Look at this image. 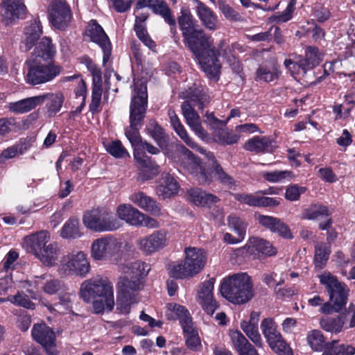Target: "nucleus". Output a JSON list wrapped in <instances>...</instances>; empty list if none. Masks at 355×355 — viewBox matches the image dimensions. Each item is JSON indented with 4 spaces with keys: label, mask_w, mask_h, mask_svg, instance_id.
Wrapping results in <instances>:
<instances>
[{
    "label": "nucleus",
    "mask_w": 355,
    "mask_h": 355,
    "mask_svg": "<svg viewBox=\"0 0 355 355\" xmlns=\"http://www.w3.org/2000/svg\"><path fill=\"white\" fill-rule=\"evenodd\" d=\"M178 23L185 46L195 55L209 78L218 80L220 69L218 56L222 51L224 41L220 42L216 49L214 46V39L202 29L196 28L193 17L186 12H182Z\"/></svg>",
    "instance_id": "1"
},
{
    "label": "nucleus",
    "mask_w": 355,
    "mask_h": 355,
    "mask_svg": "<svg viewBox=\"0 0 355 355\" xmlns=\"http://www.w3.org/2000/svg\"><path fill=\"white\" fill-rule=\"evenodd\" d=\"M121 275L118 282L116 309L128 314L131 305L137 302L135 292L142 286V279L148 275L150 267L148 263L137 261L122 265Z\"/></svg>",
    "instance_id": "2"
},
{
    "label": "nucleus",
    "mask_w": 355,
    "mask_h": 355,
    "mask_svg": "<svg viewBox=\"0 0 355 355\" xmlns=\"http://www.w3.org/2000/svg\"><path fill=\"white\" fill-rule=\"evenodd\" d=\"M178 159L175 161L191 175H194L200 184H209L212 181L213 175L215 178L225 184H232V178L225 173L218 164L214 155L209 151L203 155L207 159L208 168H205L200 161L193 153L183 145L177 146Z\"/></svg>",
    "instance_id": "3"
},
{
    "label": "nucleus",
    "mask_w": 355,
    "mask_h": 355,
    "mask_svg": "<svg viewBox=\"0 0 355 355\" xmlns=\"http://www.w3.org/2000/svg\"><path fill=\"white\" fill-rule=\"evenodd\" d=\"M80 295L84 302L93 304L95 313L114 309L113 286L106 277L97 276L84 281L80 285Z\"/></svg>",
    "instance_id": "4"
},
{
    "label": "nucleus",
    "mask_w": 355,
    "mask_h": 355,
    "mask_svg": "<svg viewBox=\"0 0 355 355\" xmlns=\"http://www.w3.org/2000/svg\"><path fill=\"white\" fill-rule=\"evenodd\" d=\"M181 97L187 99L182 103L181 108L187 125L198 137L204 141H208L209 135L202 128L200 117L193 109L194 106H198L202 110L209 102L210 96L208 89L201 85L195 83L186 91L181 92Z\"/></svg>",
    "instance_id": "5"
},
{
    "label": "nucleus",
    "mask_w": 355,
    "mask_h": 355,
    "mask_svg": "<svg viewBox=\"0 0 355 355\" xmlns=\"http://www.w3.org/2000/svg\"><path fill=\"white\" fill-rule=\"evenodd\" d=\"M148 104L147 86L144 80L134 79V91L130 105V126L125 129V134L134 149L141 142L139 129L145 117Z\"/></svg>",
    "instance_id": "6"
},
{
    "label": "nucleus",
    "mask_w": 355,
    "mask_h": 355,
    "mask_svg": "<svg viewBox=\"0 0 355 355\" xmlns=\"http://www.w3.org/2000/svg\"><path fill=\"white\" fill-rule=\"evenodd\" d=\"M223 297L233 304H244L253 296L252 284L245 272L236 273L223 279L220 288Z\"/></svg>",
    "instance_id": "7"
},
{
    "label": "nucleus",
    "mask_w": 355,
    "mask_h": 355,
    "mask_svg": "<svg viewBox=\"0 0 355 355\" xmlns=\"http://www.w3.org/2000/svg\"><path fill=\"white\" fill-rule=\"evenodd\" d=\"M184 260L173 263L169 268V274L175 279H186L195 276L205 267L207 256L200 248L188 247L184 249Z\"/></svg>",
    "instance_id": "8"
},
{
    "label": "nucleus",
    "mask_w": 355,
    "mask_h": 355,
    "mask_svg": "<svg viewBox=\"0 0 355 355\" xmlns=\"http://www.w3.org/2000/svg\"><path fill=\"white\" fill-rule=\"evenodd\" d=\"M61 67L54 64H44L40 59H31L26 61L24 73L28 84L36 85L53 80L61 72Z\"/></svg>",
    "instance_id": "9"
},
{
    "label": "nucleus",
    "mask_w": 355,
    "mask_h": 355,
    "mask_svg": "<svg viewBox=\"0 0 355 355\" xmlns=\"http://www.w3.org/2000/svg\"><path fill=\"white\" fill-rule=\"evenodd\" d=\"M322 60V54L318 48L309 46L305 49L304 56L295 55L293 59H286L284 64L291 75L297 79L319 65Z\"/></svg>",
    "instance_id": "10"
},
{
    "label": "nucleus",
    "mask_w": 355,
    "mask_h": 355,
    "mask_svg": "<svg viewBox=\"0 0 355 355\" xmlns=\"http://www.w3.org/2000/svg\"><path fill=\"white\" fill-rule=\"evenodd\" d=\"M122 241L111 235H105L93 241L91 257L98 261L115 263L122 255Z\"/></svg>",
    "instance_id": "11"
},
{
    "label": "nucleus",
    "mask_w": 355,
    "mask_h": 355,
    "mask_svg": "<svg viewBox=\"0 0 355 355\" xmlns=\"http://www.w3.org/2000/svg\"><path fill=\"white\" fill-rule=\"evenodd\" d=\"M20 283L21 287L26 289L33 300L40 298V291L53 295L65 291V285L61 280L48 274L35 276L31 279H26Z\"/></svg>",
    "instance_id": "12"
},
{
    "label": "nucleus",
    "mask_w": 355,
    "mask_h": 355,
    "mask_svg": "<svg viewBox=\"0 0 355 355\" xmlns=\"http://www.w3.org/2000/svg\"><path fill=\"white\" fill-rule=\"evenodd\" d=\"M90 270V263L83 251L73 250L63 256L59 266L61 275L85 277Z\"/></svg>",
    "instance_id": "13"
},
{
    "label": "nucleus",
    "mask_w": 355,
    "mask_h": 355,
    "mask_svg": "<svg viewBox=\"0 0 355 355\" xmlns=\"http://www.w3.org/2000/svg\"><path fill=\"white\" fill-rule=\"evenodd\" d=\"M320 284L324 288L329 296L330 301H336L346 306L349 295V288L338 277L329 271H324L318 275Z\"/></svg>",
    "instance_id": "14"
},
{
    "label": "nucleus",
    "mask_w": 355,
    "mask_h": 355,
    "mask_svg": "<svg viewBox=\"0 0 355 355\" xmlns=\"http://www.w3.org/2000/svg\"><path fill=\"white\" fill-rule=\"evenodd\" d=\"M144 150H147L152 155H156L159 153V150L157 148L143 141L138 145L137 148L134 149V158L139 166L144 171L150 173V174L142 178L143 180L152 178L159 171V166L152 162L150 158L145 154Z\"/></svg>",
    "instance_id": "15"
},
{
    "label": "nucleus",
    "mask_w": 355,
    "mask_h": 355,
    "mask_svg": "<svg viewBox=\"0 0 355 355\" xmlns=\"http://www.w3.org/2000/svg\"><path fill=\"white\" fill-rule=\"evenodd\" d=\"M168 232L159 230L140 238L137 240V245L144 254H151L165 248L168 245Z\"/></svg>",
    "instance_id": "16"
},
{
    "label": "nucleus",
    "mask_w": 355,
    "mask_h": 355,
    "mask_svg": "<svg viewBox=\"0 0 355 355\" xmlns=\"http://www.w3.org/2000/svg\"><path fill=\"white\" fill-rule=\"evenodd\" d=\"M49 19L51 24L58 29H64L71 19V12L64 0H53L49 5Z\"/></svg>",
    "instance_id": "17"
},
{
    "label": "nucleus",
    "mask_w": 355,
    "mask_h": 355,
    "mask_svg": "<svg viewBox=\"0 0 355 355\" xmlns=\"http://www.w3.org/2000/svg\"><path fill=\"white\" fill-rule=\"evenodd\" d=\"M31 334L33 339L40 344L49 355H55L56 336L54 331L45 323L35 324Z\"/></svg>",
    "instance_id": "18"
},
{
    "label": "nucleus",
    "mask_w": 355,
    "mask_h": 355,
    "mask_svg": "<svg viewBox=\"0 0 355 355\" xmlns=\"http://www.w3.org/2000/svg\"><path fill=\"white\" fill-rule=\"evenodd\" d=\"M86 35L90 40L96 43L103 51V62H107L111 55L112 48L110 40L103 28L96 20H92L86 29Z\"/></svg>",
    "instance_id": "19"
},
{
    "label": "nucleus",
    "mask_w": 355,
    "mask_h": 355,
    "mask_svg": "<svg viewBox=\"0 0 355 355\" xmlns=\"http://www.w3.org/2000/svg\"><path fill=\"white\" fill-rule=\"evenodd\" d=\"M1 6L3 8L2 21L6 26L12 24L26 15V7L24 0H3Z\"/></svg>",
    "instance_id": "20"
},
{
    "label": "nucleus",
    "mask_w": 355,
    "mask_h": 355,
    "mask_svg": "<svg viewBox=\"0 0 355 355\" xmlns=\"http://www.w3.org/2000/svg\"><path fill=\"white\" fill-rule=\"evenodd\" d=\"M149 8L155 14L159 15L171 27L175 26V19L164 0H137L135 13L139 9Z\"/></svg>",
    "instance_id": "21"
},
{
    "label": "nucleus",
    "mask_w": 355,
    "mask_h": 355,
    "mask_svg": "<svg viewBox=\"0 0 355 355\" xmlns=\"http://www.w3.org/2000/svg\"><path fill=\"white\" fill-rule=\"evenodd\" d=\"M214 284L215 279L211 278L204 282L198 291V302L209 315H212L218 308L217 302L214 299L212 293Z\"/></svg>",
    "instance_id": "22"
},
{
    "label": "nucleus",
    "mask_w": 355,
    "mask_h": 355,
    "mask_svg": "<svg viewBox=\"0 0 355 355\" xmlns=\"http://www.w3.org/2000/svg\"><path fill=\"white\" fill-rule=\"evenodd\" d=\"M129 200L133 204L146 212H149L154 216H160L164 214L158 203L150 196H147L143 191H137L129 196Z\"/></svg>",
    "instance_id": "23"
},
{
    "label": "nucleus",
    "mask_w": 355,
    "mask_h": 355,
    "mask_svg": "<svg viewBox=\"0 0 355 355\" xmlns=\"http://www.w3.org/2000/svg\"><path fill=\"white\" fill-rule=\"evenodd\" d=\"M42 34L41 22L37 18H35L28 22L24 28L21 48L26 51L30 50L35 44Z\"/></svg>",
    "instance_id": "24"
},
{
    "label": "nucleus",
    "mask_w": 355,
    "mask_h": 355,
    "mask_svg": "<svg viewBox=\"0 0 355 355\" xmlns=\"http://www.w3.org/2000/svg\"><path fill=\"white\" fill-rule=\"evenodd\" d=\"M60 246L56 242L49 243L35 257L46 266H55L60 255Z\"/></svg>",
    "instance_id": "25"
},
{
    "label": "nucleus",
    "mask_w": 355,
    "mask_h": 355,
    "mask_svg": "<svg viewBox=\"0 0 355 355\" xmlns=\"http://www.w3.org/2000/svg\"><path fill=\"white\" fill-rule=\"evenodd\" d=\"M196 3V13L202 24L207 29L214 31L218 27V19L211 8L199 0H194Z\"/></svg>",
    "instance_id": "26"
},
{
    "label": "nucleus",
    "mask_w": 355,
    "mask_h": 355,
    "mask_svg": "<svg viewBox=\"0 0 355 355\" xmlns=\"http://www.w3.org/2000/svg\"><path fill=\"white\" fill-rule=\"evenodd\" d=\"M180 185L173 176L169 173L162 174L157 188V193L162 198H170L178 193Z\"/></svg>",
    "instance_id": "27"
},
{
    "label": "nucleus",
    "mask_w": 355,
    "mask_h": 355,
    "mask_svg": "<svg viewBox=\"0 0 355 355\" xmlns=\"http://www.w3.org/2000/svg\"><path fill=\"white\" fill-rule=\"evenodd\" d=\"M116 215L120 220L125 221L128 224L138 227L139 224V218L142 216V212L134 207L130 204H121L116 210Z\"/></svg>",
    "instance_id": "28"
},
{
    "label": "nucleus",
    "mask_w": 355,
    "mask_h": 355,
    "mask_svg": "<svg viewBox=\"0 0 355 355\" xmlns=\"http://www.w3.org/2000/svg\"><path fill=\"white\" fill-rule=\"evenodd\" d=\"M245 247L250 253L257 251L269 257L275 255L277 252L269 241L259 237L250 238Z\"/></svg>",
    "instance_id": "29"
},
{
    "label": "nucleus",
    "mask_w": 355,
    "mask_h": 355,
    "mask_svg": "<svg viewBox=\"0 0 355 355\" xmlns=\"http://www.w3.org/2000/svg\"><path fill=\"white\" fill-rule=\"evenodd\" d=\"M188 200L196 206L210 207L218 201V197L207 193L200 189H191L188 191Z\"/></svg>",
    "instance_id": "30"
},
{
    "label": "nucleus",
    "mask_w": 355,
    "mask_h": 355,
    "mask_svg": "<svg viewBox=\"0 0 355 355\" xmlns=\"http://www.w3.org/2000/svg\"><path fill=\"white\" fill-rule=\"evenodd\" d=\"M39 98H40L39 101L40 105L43 104L46 101H48L46 103V109L50 116H54L60 112L64 101V96L60 92L43 94L39 95Z\"/></svg>",
    "instance_id": "31"
},
{
    "label": "nucleus",
    "mask_w": 355,
    "mask_h": 355,
    "mask_svg": "<svg viewBox=\"0 0 355 355\" xmlns=\"http://www.w3.org/2000/svg\"><path fill=\"white\" fill-rule=\"evenodd\" d=\"M51 239V234L46 230H42L26 237L25 240L30 245L31 251L35 256L47 245Z\"/></svg>",
    "instance_id": "32"
},
{
    "label": "nucleus",
    "mask_w": 355,
    "mask_h": 355,
    "mask_svg": "<svg viewBox=\"0 0 355 355\" xmlns=\"http://www.w3.org/2000/svg\"><path fill=\"white\" fill-rule=\"evenodd\" d=\"M55 48L49 37H43L35 47L31 59H42L48 60L55 54Z\"/></svg>",
    "instance_id": "33"
},
{
    "label": "nucleus",
    "mask_w": 355,
    "mask_h": 355,
    "mask_svg": "<svg viewBox=\"0 0 355 355\" xmlns=\"http://www.w3.org/2000/svg\"><path fill=\"white\" fill-rule=\"evenodd\" d=\"M260 327L269 346L275 345V342L282 337L281 333L277 330V325L270 318L263 319Z\"/></svg>",
    "instance_id": "34"
},
{
    "label": "nucleus",
    "mask_w": 355,
    "mask_h": 355,
    "mask_svg": "<svg viewBox=\"0 0 355 355\" xmlns=\"http://www.w3.org/2000/svg\"><path fill=\"white\" fill-rule=\"evenodd\" d=\"M40 98H39V95L26 98L16 102L8 103V108L12 112L16 114H24L30 112L37 106L40 105Z\"/></svg>",
    "instance_id": "35"
},
{
    "label": "nucleus",
    "mask_w": 355,
    "mask_h": 355,
    "mask_svg": "<svg viewBox=\"0 0 355 355\" xmlns=\"http://www.w3.org/2000/svg\"><path fill=\"white\" fill-rule=\"evenodd\" d=\"M281 71L275 65H260L255 73V80L261 83H270L279 78Z\"/></svg>",
    "instance_id": "36"
},
{
    "label": "nucleus",
    "mask_w": 355,
    "mask_h": 355,
    "mask_svg": "<svg viewBox=\"0 0 355 355\" xmlns=\"http://www.w3.org/2000/svg\"><path fill=\"white\" fill-rule=\"evenodd\" d=\"M245 148L255 153H267L272 148V142L268 137L255 136L245 144Z\"/></svg>",
    "instance_id": "37"
},
{
    "label": "nucleus",
    "mask_w": 355,
    "mask_h": 355,
    "mask_svg": "<svg viewBox=\"0 0 355 355\" xmlns=\"http://www.w3.org/2000/svg\"><path fill=\"white\" fill-rule=\"evenodd\" d=\"M60 236L65 239H76L82 236L79 220L77 218H69L65 222L60 230Z\"/></svg>",
    "instance_id": "38"
},
{
    "label": "nucleus",
    "mask_w": 355,
    "mask_h": 355,
    "mask_svg": "<svg viewBox=\"0 0 355 355\" xmlns=\"http://www.w3.org/2000/svg\"><path fill=\"white\" fill-rule=\"evenodd\" d=\"M102 210L93 209L85 212L83 223L85 227L95 232H99Z\"/></svg>",
    "instance_id": "39"
},
{
    "label": "nucleus",
    "mask_w": 355,
    "mask_h": 355,
    "mask_svg": "<svg viewBox=\"0 0 355 355\" xmlns=\"http://www.w3.org/2000/svg\"><path fill=\"white\" fill-rule=\"evenodd\" d=\"M121 227L120 222L112 212L102 210L99 232H112Z\"/></svg>",
    "instance_id": "40"
},
{
    "label": "nucleus",
    "mask_w": 355,
    "mask_h": 355,
    "mask_svg": "<svg viewBox=\"0 0 355 355\" xmlns=\"http://www.w3.org/2000/svg\"><path fill=\"white\" fill-rule=\"evenodd\" d=\"M166 316L168 320H179L180 323L190 317L189 311L183 306L175 303H171L167 305Z\"/></svg>",
    "instance_id": "41"
},
{
    "label": "nucleus",
    "mask_w": 355,
    "mask_h": 355,
    "mask_svg": "<svg viewBox=\"0 0 355 355\" xmlns=\"http://www.w3.org/2000/svg\"><path fill=\"white\" fill-rule=\"evenodd\" d=\"M320 324L324 331L336 334L345 329L343 325V320L339 315L335 318H322L320 320Z\"/></svg>",
    "instance_id": "42"
},
{
    "label": "nucleus",
    "mask_w": 355,
    "mask_h": 355,
    "mask_svg": "<svg viewBox=\"0 0 355 355\" xmlns=\"http://www.w3.org/2000/svg\"><path fill=\"white\" fill-rule=\"evenodd\" d=\"M306 340L311 348L316 352L324 351L328 345V343H325L322 333L319 330L315 329L309 331Z\"/></svg>",
    "instance_id": "43"
},
{
    "label": "nucleus",
    "mask_w": 355,
    "mask_h": 355,
    "mask_svg": "<svg viewBox=\"0 0 355 355\" xmlns=\"http://www.w3.org/2000/svg\"><path fill=\"white\" fill-rule=\"evenodd\" d=\"M337 341L328 343L326 349L322 355H354L355 354V347L350 345H335Z\"/></svg>",
    "instance_id": "44"
},
{
    "label": "nucleus",
    "mask_w": 355,
    "mask_h": 355,
    "mask_svg": "<svg viewBox=\"0 0 355 355\" xmlns=\"http://www.w3.org/2000/svg\"><path fill=\"white\" fill-rule=\"evenodd\" d=\"M205 116L206 118L205 123L212 131V135L214 140L215 137H216L220 133V132L225 129L227 125V121L217 119L213 113L207 112Z\"/></svg>",
    "instance_id": "45"
},
{
    "label": "nucleus",
    "mask_w": 355,
    "mask_h": 355,
    "mask_svg": "<svg viewBox=\"0 0 355 355\" xmlns=\"http://www.w3.org/2000/svg\"><path fill=\"white\" fill-rule=\"evenodd\" d=\"M149 135L160 147H164L166 144V135L162 127L155 121H150L147 125Z\"/></svg>",
    "instance_id": "46"
},
{
    "label": "nucleus",
    "mask_w": 355,
    "mask_h": 355,
    "mask_svg": "<svg viewBox=\"0 0 355 355\" xmlns=\"http://www.w3.org/2000/svg\"><path fill=\"white\" fill-rule=\"evenodd\" d=\"M230 336L234 347L239 354L252 346L239 331H230Z\"/></svg>",
    "instance_id": "47"
},
{
    "label": "nucleus",
    "mask_w": 355,
    "mask_h": 355,
    "mask_svg": "<svg viewBox=\"0 0 355 355\" xmlns=\"http://www.w3.org/2000/svg\"><path fill=\"white\" fill-rule=\"evenodd\" d=\"M134 30L137 37L143 42L145 46H146L152 51L155 49L156 44L148 35L146 24L135 23Z\"/></svg>",
    "instance_id": "48"
},
{
    "label": "nucleus",
    "mask_w": 355,
    "mask_h": 355,
    "mask_svg": "<svg viewBox=\"0 0 355 355\" xmlns=\"http://www.w3.org/2000/svg\"><path fill=\"white\" fill-rule=\"evenodd\" d=\"M329 212L326 206L313 205L306 209L304 213V218L309 220H318L324 216H329Z\"/></svg>",
    "instance_id": "49"
},
{
    "label": "nucleus",
    "mask_w": 355,
    "mask_h": 355,
    "mask_svg": "<svg viewBox=\"0 0 355 355\" xmlns=\"http://www.w3.org/2000/svg\"><path fill=\"white\" fill-rule=\"evenodd\" d=\"M330 252V248L326 244H320L315 246L314 262L317 268H322L324 267Z\"/></svg>",
    "instance_id": "50"
},
{
    "label": "nucleus",
    "mask_w": 355,
    "mask_h": 355,
    "mask_svg": "<svg viewBox=\"0 0 355 355\" xmlns=\"http://www.w3.org/2000/svg\"><path fill=\"white\" fill-rule=\"evenodd\" d=\"M241 328L250 340L257 347H261L263 340L259 332L258 327L247 324L245 322H241Z\"/></svg>",
    "instance_id": "51"
},
{
    "label": "nucleus",
    "mask_w": 355,
    "mask_h": 355,
    "mask_svg": "<svg viewBox=\"0 0 355 355\" xmlns=\"http://www.w3.org/2000/svg\"><path fill=\"white\" fill-rule=\"evenodd\" d=\"M73 294L66 292L59 295V302L55 304L54 310L64 313L66 311H69L72 309V297Z\"/></svg>",
    "instance_id": "52"
},
{
    "label": "nucleus",
    "mask_w": 355,
    "mask_h": 355,
    "mask_svg": "<svg viewBox=\"0 0 355 355\" xmlns=\"http://www.w3.org/2000/svg\"><path fill=\"white\" fill-rule=\"evenodd\" d=\"M7 301L27 309H35V304L30 300L28 295L22 292H17L16 295L9 296Z\"/></svg>",
    "instance_id": "53"
},
{
    "label": "nucleus",
    "mask_w": 355,
    "mask_h": 355,
    "mask_svg": "<svg viewBox=\"0 0 355 355\" xmlns=\"http://www.w3.org/2000/svg\"><path fill=\"white\" fill-rule=\"evenodd\" d=\"M228 225L241 239H244L247 225L242 219L236 216H230L228 217Z\"/></svg>",
    "instance_id": "54"
},
{
    "label": "nucleus",
    "mask_w": 355,
    "mask_h": 355,
    "mask_svg": "<svg viewBox=\"0 0 355 355\" xmlns=\"http://www.w3.org/2000/svg\"><path fill=\"white\" fill-rule=\"evenodd\" d=\"M263 176L265 180L270 182H280L284 180L291 179L293 173L289 171H274L266 172Z\"/></svg>",
    "instance_id": "55"
},
{
    "label": "nucleus",
    "mask_w": 355,
    "mask_h": 355,
    "mask_svg": "<svg viewBox=\"0 0 355 355\" xmlns=\"http://www.w3.org/2000/svg\"><path fill=\"white\" fill-rule=\"evenodd\" d=\"M18 257L19 254L16 251L10 250L1 262L2 268L0 272L11 273L15 268Z\"/></svg>",
    "instance_id": "56"
},
{
    "label": "nucleus",
    "mask_w": 355,
    "mask_h": 355,
    "mask_svg": "<svg viewBox=\"0 0 355 355\" xmlns=\"http://www.w3.org/2000/svg\"><path fill=\"white\" fill-rule=\"evenodd\" d=\"M175 132L178 135V136L184 141V142L190 148L193 149H196L202 154H204L206 153L207 150L199 147L193 141V139L189 137L187 132L184 129V126L182 125L174 129Z\"/></svg>",
    "instance_id": "57"
},
{
    "label": "nucleus",
    "mask_w": 355,
    "mask_h": 355,
    "mask_svg": "<svg viewBox=\"0 0 355 355\" xmlns=\"http://www.w3.org/2000/svg\"><path fill=\"white\" fill-rule=\"evenodd\" d=\"M239 135L224 129L216 137H215L214 141L223 145H232L236 144L239 141Z\"/></svg>",
    "instance_id": "58"
},
{
    "label": "nucleus",
    "mask_w": 355,
    "mask_h": 355,
    "mask_svg": "<svg viewBox=\"0 0 355 355\" xmlns=\"http://www.w3.org/2000/svg\"><path fill=\"white\" fill-rule=\"evenodd\" d=\"M279 205V200L275 198L267 197L262 193L256 192L254 207H275Z\"/></svg>",
    "instance_id": "59"
},
{
    "label": "nucleus",
    "mask_w": 355,
    "mask_h": 355,
    "mask_svg": "<svg viewBox=\"0 0 355 355\" xmlns=\"http://www.w3.org/2000/svg\"><path fill=\"white\" fill-rule=\"evenodd\" d=\"M106 150L112 156L119 158L123 157L127 153L126 150L119 140L112 141L105 144Z\"/></svg>",
    "instance_id": "60"
},
{
    "label": "nucleus",
    "mask_w": 355,
    "mask_h": 355,
    "mask_svg": "<svg viewBox=\"0 0 355 355\" xmlns=\"http://www.w3.org/2000/svg\"><path fill=\"white\" fill-rule=\"evenodd\" d=\"M296 0H291L286 8L282 13L275 14L272 18L278 22H286L292 18V14L295 10Z\"/></svg>",
    "instance_id": "61"
},
{
    "label": "nucleus",
    "mask_w": 355,
    "mask_h": 355,
    "mask_svg": "<svg viewBox=\"0 0 355 355\" xmlns=\"http://www.w3.org/2000/svg\"><path fill=\"white\" fill-rule=\"evenodd\" d=\"M339 316L342 318L345 329L355 327V306L354 304H349L345 312Z\"/></svg>",
    "instance_id": "62"
},
{
    "label": "nucleus",
    "mask_w": 355,
    "mask_h": 355,
    "mask_svg": "<svg viewBox=\"0 0 355 355\" xmlns=\"http://www.w3.org/2000/svg\"><path fill=\"white\" fill-rule=\"evenodd\" d=\"M102 96V88L101 85L94 84L92 94V102L89 105V110L92 112H96L98 111Z\"/></svg>",
    "instance_id": "63"
},
{
    "label": "nucleus",
    "mask_w": 355,
    "mask_h": 355,
    "mask_svg": "<svg viewBox=\"0 0 355 355\" xmlns=\"http://www.w3.org/2000/svg\"><path fill=\"white\" fill-rule=\"evenodd\" d=\"M278 355H293V350L283 337L277 340L275 345L269 346Z\"/></svg>",
    "instance_id": "64"
}]
</instances>
